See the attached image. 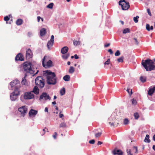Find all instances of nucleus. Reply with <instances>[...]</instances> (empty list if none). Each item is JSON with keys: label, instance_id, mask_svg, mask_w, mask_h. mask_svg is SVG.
Here are the masks:
<instances>
[{"label": "nucleus", "instance_id": "f257e3e1", "mask_svg": "<svg viewBox=\"0 0 155 155\" xmlns=\"http://www.w3.org/2000/svg\"><path fill=\"white\" fill-rule=\"evenodd\" d=\"M43 75L46 77L47 82L48 84L54 85L56 83V75L54 72L47 70L43 71Z\"/></svg>", "mask_w": 155, "mask_h": 155}, {"label": "nucleus", "instance_id": "f03ea898", "mask_svg": "<svg viewBox=\"0 0 155 155\" xmlns=\"http://www.w3.org/2000/svg\"><path fill=\"white\" fill-rule=\"evenodd\" d=\"M141 64L147 71L155 70V63L149 58L142 60Z\"/></svg>", "mask_w": 155, "mask_h": 155}, {"label": "nucleus", "instance_id": "7ed1b4c3", "mask_svg": "<svg viewBox=\"0 0 155 155\" xmlns=\"http://www.w3.org/2000/svg\"><path fill=\"white\" fill-rule=\"evenodd\" d=\"M23 66L24 71L26 73L33 74L34 71L32 69V64L30 62H25L23 64Z\"/></svg>", "mask_w": 155, "mask_h": 155}, {"label": "nucleus", "instance_id": "20e7f679", "mask_svg": "<svg viewBox=\"0 0 155 155\" xmlns=\"http://www.w3.org/2000/svg\"><path fill=\"white\" fill-rule=\"evenodd\" d=\"M35 83L36 85L40 88H43L45 86V80L42 77H37L35 79Z\"/></svg>", "mask_w": 155, "mask_h": 155}, {"label": "nucleus", "instance_id": "39448f33", "mask_svg": "<svg viewBox=\"0 0 155 155\" xmlns=\"http://www.w3.org/2000/svg\"><path fill=\"white\" fill-rule=\"evenodd\" d=\"M119 4L121 6L122 9L123 10H127L130 7L129 3L126 2L125 0L120 1L119 2Z\"/></svg>", "mask_w": 155, "mask_h": 155}, {"label": "nucleus", "instance_id": "423d86ee", "mask_svg": "<svg viewBox=\"0 0 155 155\" xmlns=\"http://www.w3.org/2000/svg\"><path fill=\"white\" fill-rule=\"evenodd\" d=\"M109 119L110 122H109V123L111 127L113 126L115 127L116 126H117L119 124V121L117 120L116 118L113 117L112 116L110 117Z\"/></svg>", "mask_w": 155, "mask_h": 155}, {"label": "nucleus", "instance_id": "0eeeda50", "mask_svg": "<svg viewBox=\"0 0 155 155\" xmlns=\"http://www.w3.org/2000/svg\"><path fill=\"white\" fill-rule=\"evenodd\" d=\"M15 91L11 94L10 96L11 100L12 101H15L17 98L18 96L19 95L20 93L19 91L14 90Z\"/></svg>", "mask_w": 155, "mask_h": 155}, {"label": "nucleus", "instance_id": "6e6552de", "mask_svg": "<svg viewBox=\"0 0 155 155\" xmlns=\"http://www.w3.org/2000/svg\"><path fill=\"white\" fill-rule=\"evenodd\" d=\"M27 107L25 106H23L18 109V110L21 113V114L23 117L25 116V114L27 113Z\"/></svg>", "mask_w": 155, "mask_h": 155}, {"label": "nucleus", "instance_id": "1a4fd4ad", "mask_svg": "<svg viewBox=\"0 0 155 155\" xmlns=\"http://www.w3.org/2000/svg\"><path fill=\"white\" fill-rule=\"evenodd\" d=\"M24 97L25 99H31L34 97V95L31 92H26L24 94Z\"/></svg>", "mask_w": 155, "mask_h": 155}, {"label": "nucleus", "instance_id": "9d476101", "mask_svg": "<svg viewBox=\"0 0 155 155\" xmlns=\"http://www.w3.org/2000/svg\"><path fill=\"white\" fill-rule=\"evenodd\" d=\"M54 36L52 35L51 37V38L47 44V46L48 50H50L51 48L53 45L54 42Z\"/></svg>", "mask_w": 155, "mask_h": 155}, {"label": "nucleus", "instance_id": "9b49d317", "mask_svg": "<svg viewBox=\"0 0 155 155\" xmlns=\"http://www.w3.org/2000/svg\"><path fill=\"white\" fill-rule=\"evenodd\" d=\"M43 99H44V100H50L51 99V97L46 93L44 92L42 93L39 97L40 100H41Z\"/></svg>", "mask_w": 155, "mask_h": 155}, {"label": "nucleus", "instance_id": "f8f14e48", "mask_svg": "<svg viewBox=\"0 0 155 155\" xmlns=\"http://www.w3.org/2000/svg\"><path fill=\"white\" fill-rule=\"evenodd\" d=\"M46 57V56H45L43 58L42 61V65L43 67H51L52 66V61L50 60H49L47 62V64L46 65H45L44 64V61L45 60V58Z\"/></svg>", "mask_w": 155, "mask_h": 155}, {"label": "nucleus", "instance_id": "ddd939ff", "mask_svg": "<svg viewBox=\"0 0 155 155\" xmlns=\"http://www.w3.org/2000/svg\"><path fill=\"white\" fill-rule=\"evenodd\" d=\"M15 60L16 61H24V58L23 55L21 53L18 54L15 57Z\"/></svg>", "mask_w": 155, "mask_h": 155}, {"label": "nucleus", "instance_id": "4468645a", "mask_svg": "<svg viewBox=\"0 0 155 155\" xmlns=\"http://www.w3.org/2000/svg\"><path fill=\"white\" fill-rule=\"evenodd\" d=\"M19 83L20 82L18 80H15L11 82L10 85L12 88L15 87L16 89H17L18 87L16 85L19 84Z\"/></svg>", "mask_w": 155, "mask_h": 155}, {"label": "nucleus", "instance_id": "2eb2a0df", "mask_svg": "<svg viewBox=\"0 0 155 155\" xmlns=\"http://www.w3.org/2000/svg\"><path fill=\"white\" fill-rule=\"evenodd\" d=\"M32 57V52L30 48H29L26 51V59L28 60Z\"/></svg>", "mask_w": 155, "mask_h": 155}, {"label": "nucleus", "instance_id": "dca6fc26", "mask_svg": "<svg viewBox=\"0 0 155 155\" xmlns=\"http://www.w3.org/2000/svg\"><path fill=\"white\" fill-rule=\"evenodd\" d=\"M112 153L114 155L117 154L118 155H123V152L120 150H117V148H115Z\"/></svg>", "mask_w": 155, "mask_h": 155}, {"label": "nucleus", "instance_id": "f3484780", "mask_svg": "<svg viewBox=\"0 0 155 155\" xmlns=\"http://www.w3.org/2000/svg\"><path fill=\"white\" fill-rule=\"evenodd\" d=\"M155 91V86H153V87H150L149 88L148 92V94L149 95L152 96Z\"/></svg>", "mask_w": 155, "mask_h": 155}, {"label": "nucleus", "instance_id": "a211bd4d", "mask_svg": "<svg viewBox=\"0 0 155 155\" xmlns=\"http://www.w3.org/2000/svg\"><path fill=\"white\" fill-rule=\"evenodd\" d=\"M37 110H34L32 109H31L29 112V116H35L37 113Z\"/></svg>", "mask_w": 155, "mask_h": 155}, {"label": "nucleus", "instance_id": "6ab92c4d", "mask_svg": "<svg viewBox=\"0 0 155 155\" xmlns=\"http://www.w3.org/2000/svg\"><path fill=\"white\" fill-rule=\"evenodd\" d=\"M68 50V48L67 46H64L61 50V52L62 54H65L67 52Z\"/></svg>", "mask_w": 155, "mask_h": 155}, {"label": "nucleus", "instance_id": "aec40b11", "mask_svg": "<svg viewBox=\"0 0 155 155\" xmlns=\"http://www.w3.org/2000/svg\"><path fill=\"white\" fill-rule=\"evenodd\" d=\"M31 92H32V93H34L36 94H38L39 93V89L38 87V86H35L33 89V90L31 91Z\"/></svg>", "mask_w": 155, "mask_h": 155}, {"label": "nucleus", "instance_id": "412c9836", "mask_svg": "<svg viewBox=\"0 0 155 155\" xmlns=\"http://www.w3.org/2000/svg\"><path fill=\"white\" fill-rule=\"evenodd\" d=\"M46 33V29L45 28H42L40 31V35L41 36H44Z\"/></svg>", "mask_w": 155, "mask_h": 155}, {"label": "nucleus", "instance_id": "4be33fe9", "mask_svg": "<svg viewBox=\"0 0 155 155\" xmlns=\"http://www.w3.org/2000/svg\"><path fill=\"white\" fill-rule=\"evenodd\" d=\"M149 135L148 134H147L144 141L146 143H150V140L149 139Z\"/></svg>", "mask_w": 155, "mask_h": 155}, {"label": "nucleus", "instance_id": "5701e85b", "mask_svg": "<svg viewBox=\"0 0 155 155\" xmlns=\"http://www.w3.org/2000/svg\"><path fill=\"white\" fill-rule=\"evenodd\" d=\"M22 23L23 20L21 19H18L16 21V24L18 25H21Z\"/></svg>", "mask_w": 155, "mask_h": 155}, {"label": "nucleus", "instance_id": "b1692460", "mask_svg": "<svg viewBox=\"0 0 155 155\" xmlns=\"http://www.w3.org/2000/svg\"><path fill=\"white\" fill-rule=\"evenodd\" d=\"M63 79L65 81H68L70 79V76L69 75H66L63 77Z\"/></svg>", "mask_w": 155, "mask_h": 155}, {"label": "nucleus", "instance_id": "393cba45", "mask_svg": "<svg viewBox=\"0 0 155 155\" xmlns=\"http://www.w3.org/2000/svg\"><path fill=\"white\" fill-rule=\"evenodd\" d=\"M27 76L26 74H25V77L22 78V81H21V84L23 85H25V83L26 82V80L25 79L26 77Z\"/></svg>", "mask_w": 155, "mask_h": 155}, {"label": "nucleus", "instance_id": "a878e982", "mask_svg": "<svg viewBox=\"0 0 155 155\" xmlns=\"http://www.w3.org/2000/svg\"><path fill=\"white\" fill-rule=\"evenodd\" d=\"M110 58H108L107 60L106 61L105 63H104V67L105 68H107L106 67L107 65H109L110 63Z\"/></svg>", "mask_w": 155, "mask_h": 155}, {"label": "nucleus", "instance_id": "bb28decb", "mask_svg": "<svg viewBox=\"0 0 155 155\" xmlns=\"http://www.w3.org/2000/svg\"><path fill=\"white\" fill-rule=\"evenodd\" d=\"M130 29L129 28H127L124 29L123 31V34H126L127 33H129L130 32Z\"/></svg>", "mask_w": 155, "mask_h": 155}, {"label": "nucleus", "instance_id": "cd10ccee", "mask_svg": "<svg viewBox=\"0 0 155 155\" xmlns=\"http://www.w3.org/2000/svg\"><path fill=\"white\" fill-rule=\"evenodd\" d=\"M124 59V57L123 56H121L117 59V61L118 62L122 63L123 62Z\"/></svg>", "mask_w": 155, "mask_h": 155}, {"label": "nucleus", "instance_id": "c85d7f7f", "mask_svg": "<svg viewBox=\"0 0 155 155\" xmlns=\"http://www.w3.org/2000/svg\"><path fill=\"white\" fill-rule=\"evenodd\" d=\"M74 71V68L73 67H70L69 70V72L70 73H73Z\"/></svg>", "mask_w": 155, "mask_h": 155}, {"label": "nucleus", "instance_id": "c756f323", "mask_svg": "<svg viewBox=\"0 0 155 155\" xmlns=\"http://www.w3.org/2000/svg\"><path fill=\"white\" fill-rule=\"evenodd\" d=\"M65 92V90L64 88H62L60 91V94L61 95H64Z\"/></svg>", "mask_w": 155, "mask_h": 155}, {"label": "nucleus", "instance_id": "7c9ffc66", "mask_svg": "<svg viewBox=\"0 0 155 155\" xmlns=\"http://www.w3.org/2000/svg\"><path fill=\"white\" fill-rule=\"evenodd\" d=\"M80 43V42L79 41H77L75 40H74L73 41V44L75 46H77L78 45H79Z\"/></svg>", "mask_w": 155, "mask_h": 155}, {"label": "nucleus", "instance_id": "2f4dec72", "mask_svg": "<svg viewBox=\"0 0 155 155\" xmlns=\"http://www.w3.org/2000/svg\"><path fill=\"white\" fill-rule=\"evenodd\" d=\"M69 56L70 54L68 53L66 54L63 55L62 57L64 59H67Z\"/></svg>", "mask_w": 155, "mask_h": 155}, {"label": "nucleus", "instance_id": "473e14b6", "mask_svg": "<svg viewBox=\"0 0 155 155\" xmlns=\"http://www.w3.org/2000/svg\"><path fill=\"white\" fill-rule=\"evenodd\" d=\"M66 127V124L65 123L63 122L61 123L59 125V127Z\"/></svg>", "mask_w": 155, "mask_h": 155}, {"label": "nucleus", "instance_id": "72a5a7b5", "mask_svg": "<svg viewBox=\"0 0 155 155\" xmlns=\"http://www.w3.org/2000/svg\"><path fill=\"white\" fill-rule=\"evenodd\" d=\"M134 116L135 119H137L139 117L138 114L137 112L134 114Z\"/></svg>", "mask_w": 155, "mask_h": 155}, {"label": "nucleus", "instance_id": "f704fd0d", "mask_svg": "<svg viewBox=\"0 0 155 155\" xmlns=\"http://www.w3.org/2000/svg\"><path fill=\"white\" fill-rule=\"evenodd\" d=\"M54 5V4L52 3H51L49 4L47 6V8L52 9L53 8Z\"/></svg>", "mask_w": 155, "mask_h": 155}, {"label": "nucleus", "instance_id": "c9c22d12", "mask_svg": "<svg viewBox=\"0 0 155 155\" xmlns=\"http://www.w3.org/2000/svg\"><path fill=\"white\" fill-rule=\"evenodd\" d=\"M139 18V17L138 16H136V17H134V21L135 23L138 22V20L137 19L138 18Z\"/></svg>", "mask_w": 155, "mask_h": 155}, {"label": "nucleus", "instance_id": "e433bc0d", "mask_svg": "<svg viewBox=\"0 0 155 155\" xmlns=\"http://www.w3.org/2000/svg\"><path fill=\"white\" fill-rule=\"evenodd\" d=\"M140 80L143 82H144L146 81V79L145 78L141 76L140 78Z\"/></svg>", "mask_w": 155, "mask_h": 155}, {"label": "nucleus", "instance_id": "4c0bfd02", "mask_svg": "<svg viewBox=\"0 0 155 155\" xmlns=\"http://www.w3.org/2000/svg\"><path fill=\"white\" fill-rule=\"evenodd\" d=\"M102 134V133L101 132H98L97 133H96L95 134V137L96 138H97L98 137H100Z\"/></svg>", "mask_w": 155, "mask_h": 155}, {"label": "nucleus", "instance_id": "58836bf2", "mask_svg": "<svg viewBox=\"0 0 155 155\" xmlns=\"http://www.w3.org/2000/svg\"><path fill=\"white\" fill-rule=\"evenodd\" d=\"M126 91L128 93L130 96H131L132 94V89H130L127 88Z\"/></svg>", "mask_w": 155, "mask_h": 155}, {"label": "nucleus", "instance_id": "ea45409f", "mask_svg": "<svg viewBox=\"0 0 155 155\" xmlns=\"http://www.w3.org/2000/svg\"><path fill=\"white\" fill-rule=\"evenodd\" d=\"M120 54V51L119 50H117L115 53V55L116 56H119Z\"/></svg>", "mask_w": 155, "mask_h": 155}, {"label": "nucleus", "instance_id": "a19ab883", "mask_svg": "<svg viewBox=\"0 0 155 155\" xmlns=\"http://www.w3.org/2000/svg\"><path fill=\"white\" fill-rule=\"evenodd\" d=\"M132 104L133 105H135L137 103L136 101L135 100L134 98L133 99L131 100Z\"/></svg>", "mask_w": 155, "mask_h": 155}, {"label": "nucleus", "instance_id": "79ce46f5", "mask_svg": "<svg viewBox=\"0 0 155 155\" xmlns=\"http://www.w3.org/2000/svg\"><path fill=\"white\" fill-rule=\"evenodd\" d=\"M133 150L135 153H137V147L134 146L133 147Z\"/></svg>", "mask_w": 155, "mask_h": 155}, {"label": "nucleus", "instance_id": "37998d69", "mask_svg": "<svg viewBox=\"0 0 155 155\" xmlns=\"http://www.w3.org/2000/svg\"><path fill=\"white\" fill-rule=\"evenodd\" d=\"M129 122V120H128L127 118H125L124 119V124L125 125L127 124Z\"/></svg>", "mask_w": 155, "mask_h": 155}, {"label": "nucleus", "instance_id": "c03bdc74", "mask_svg": "<svg viewBox=\"0 0 155 155\" xmlns=\"http://www.w3.org/2000/svg\"><path fill=\"white\" fill-rule=\"evenodd\" d=\"M45 133V130L43 129L40 132V134L41 136L43 135Z\"/></svg>", "mask_w": 155, "mask_h": 155}, {"label": "nucleus", "instance_id": "a18cd8bd", "mask_svg": "<svg viewBox=\"0 0 155 155\" xmlns=\"http://www.w3.org/2000/svg\"><path fill=\"white\" fill-rule=\"evenodd\" d=\"M146 29L148 31H150V26L148 24H147L146 25Z\"/></svg>", "mask_w": 155, "mask_h": 155}, {"label": "nucleus", "instance_id": "49530a36", "mask_svg": "<svg viewBox=\"0 0 155 155\" xmlns=\"http://www.w3.org/2000/svg\"><path fill=\"white\" fill-rule=\"evenodd\" d=\"M10 19V18L8 16H5L4 17V20L5 21H8Z\"/></svg>", "mask_w": 155, "mask_h": 155}, {"label": "nucleus", "instance_id": "de8ad7c7", "mask_svg": "<svg viewBox=\"0 0 155 155\" xmlns=\"http://www.w3.org/2000/svg\"><path fill=\"white\" fill-rule=\"evenodd\" d=\"M95 142V141L94 140H90L89 141V143L90 144H94Z\"/></svg>", "mask_w": 155, "mask_h": 155}, {"label": "nucleus", "instance_id": "09e8293b", "mask_svg": "<svg viewBox=\"0 0 155 155\" xmlns=\"http://www.w3.org/2000/svg\"><path fill=\"white\" fill-rule=\"evenodd\" d=\"M127 151L128 155H133V154L131 153H130V149H127Z\"/></svg>", "mask_w": 155, "mask_h": 155}, {"label": "nucleus", "instance_id": "8fccbe9b", "mask_svg": "<svg viewBox=\"0 0 155 155\" xmlns=\"http://www.w3.org/2000/svg\"><path fill=\"white\" fill-rule=\"evenodd\" d=\"M57 135V133L56 132H55L54 133V134L52 136L53 137L54 139H56V137Z\"/></svg>", "mask_w": 155, "mask_h": 155}, {"label": "nucleus", "instance_id": "3c124183", "mask_svg": "<svg viewBox=\"0 0 155 155\" xmlns=\"http://www.w3.org/2000/svg\"><path fill=\"white\" fill-rule=\"evenodd\" d=\"M147 12L148 15H149L151 16V14L150 9L149 8L147 9Z\"/></svg>", "mask_w": 155, "mask_h": 155}, {"label": "nucleus", "instance_id": "603ef678", "mask_svg": "<svg viewBox=\"0 0 155 155\" xmlns=\"http://www.w3.org/2000/svg\"><path fill=\"white\" fill-rule=\"evenodd\" d=\"M108 52H110V54H113V52L112 51V50L110 49H109L108 50Z\"/></svg>", "mask_w": 155, "mask_h": 155}, {"label": "nucleus", "instance_id": "864d4df0", "mask_svg": "<svg viewBox=\"0 0 155 155\" xmlns=\"http://www.w3.org/2000/svg\"><path fill=\"white\" fill-rule=\"evenodd\" d=\"M134 39L135 41L136 44H137V45H138L139 43L137 40V38H134Z\"/></svg>", "mask_w": 155, "mask_h": 155}, {"label": "nucleus", "instance_id": "5fc2aeb1", "mask_svg": "<svg viewBox=\"0 0 155 155\" xmlns=\"http://www.w3.org/2000/svg\"><path fill=\"white\" fill-rule=\"evenodd\" d=\"M64 116V115L63 114H61V112L59 114V117L60 118H62Z\"/></svg>", "mask_w": 155, "mask_h": 155}, {"label": "nucleus", "instance_id": "6e6d98bb", "mask_svg": "<svg viewBox=\"0 0 155 155\" xmlns=\"http://www.w3.org/2000/svg\"><path fill=\"white\" fill-rule=\"evenodd\" d=\"M110 45V43H108L106 45H104V46L105 47H107L109 46Z\"/></svg>", "mask_w": 155, "mask_h": 155}, {"label": "nucleus", "instance_id": "4d7b16f0", "mask_svg": "<svg viewBox=\"0 0 155 155\" xmlns=\"http://www.w3.org/2000/svg\"><path fill=\"white\" fill-rule=\"evenodd\" d=\"M74 57L75 59H78L79 58L78 56L76 54H75L74 55Z\"/></svg>", "mask_w": 155, "mask_h": 155}, {"label": "nucleus", "instance_id": "13d9d810", "mask_svg": "<svg viewBox=\"0 0 155 155\" xmlns=\"http://www.w3.org/2000/svg\"><path fill=\"white\" fill-rule=\"evenodd\" d=\"M41 18L40 16H38L37 20L38 22H39L40 21V20Z\"/></svg>", "mask_w": 155, "mask_h": 155}, {"label": "nucleus", "instance_id": "bf43d9fd", "mask_svg": "<svg viewBox=\"0 0 155 155\" xmlns=\"http://www.w3.org/2000/svg\"><path fill=\"white\" fill-rule=\"evenodd\" d=\"M102 143L100 141H98L97 142V145H101Z\"/></svg>", "mask_w": 155, "mask_h": 155}, {"label": "nucleus", "instance_id": "052dcab7", "mask_svg": "<svg viewBox=\"0 0 155 155\" xmlns=\"http://www.w3.org/2000/svg\"><path fill=\"white\" fill-rule=\"evenodd\" d=\"M45 111L46 112H48V109L47 107H46L45 108Z\"/></svg>", "mask_w": 155, "mask_h": 155}, {"label": "nucleus", "instance_id": "680f3d73", "mask_svg": "<svg viewBox=\"0 0 155 155\" xmlns=\"http://www.w3.org/2000/svg\"><path fill=\"white\" fill-rule=\"evenodd\" d=\"M153 140L154 141H155V134L153 135Z\"/></svg>", "mask_w": 155, "mask_h": 155}, {"label": "nucleus", "instance_id": "e2e57ef3", "mask_svg": "<svg viewBox=\"0 0 155 155\" xmlns=\"http://www.w3.org/2000/svg\"><path fill=\"white\" fill-rule=\"evenodd\" d=\"M52 104H53V105H55V104H56V102L54 101V102H52Z\"/></svg>", "mask_w": 155, "mask_h": 155}, {"label": "nucleus", "instance_id": "0e129e2a", "mask_svg": "<svg viewBox=\"0 0 155 155\" xmlns=\"http://www.w3.org/2000/svg\"><path fill=\"white\" fill-rule=\"evenodd\" d=\"M150 30H153V27L152 26H151L150 28Z\"/></svg>", "mask_w": 155, "mask_h": 155}, {"label": "nucleus", "instance_id": "69168bd1", "mask_svg": "<svg viewBox=\"0 0 155 155\" xmlns=\"http://www.w3.org/2000/svg\"><path fill=\"white\" fill-rule=\"evenodd\" d=\"M55 109H56V110H58V107H57V106H55Z\"/></svg>", "mask_w": 155, "mask_h": 155}, {"label": "nucleus", "instance_id": "338daca9", "mask_svg": "<svg viewBox=\"0 0 155 155\" xmlns=\"http://www.w3.org/2000/svg\"><path fill=\"white\" fill-rule=\"evenodd\" d=\"M70 64H71V62L70 61H68V62H67V64L68 65H70Z\"/></svg>", "mask_w": 155, "mask_h": 155}, {"label": "nucleus", "instance_id": "774afa93", "mask_svg": "<svg viewBox=\"0 0 155 155\" xmlns=\"http://www.w3.org/2000/svg\"><path fill=\"white\" fill-rule=\"evenodd\" d=\"M153 149L155 151V145L153 146Z\"/></svg>", "mask_w": 155, "mask_h": 155}]
</instances>
